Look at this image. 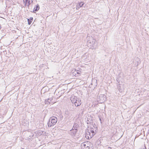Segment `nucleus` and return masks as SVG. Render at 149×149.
Masks as SVG:
<instances>
[{
	"label": "nucleus",
	"instance_id": "nucleus-1",
	"mask_svg": "<svg viewBox=\"0 0 149 149\" xmlns=\"http://www.w3.org/2000/svg\"><path fill=\"white\" fill-rule=\"evenodd\" d=\"M87 131H86L85 134L86 138L87 139H89L95 134L96 130H97V127L96 125H90L88 126Z\"/></svg>",
	"mask_w": 149,
	"mask_h": 149
},
{
	"label": "nucleus",
	"instance_id": "nucleus-2",
	"mask_svg": "<svg viewBox=\"0 0 149 149\" xmlns=\"http://www.w3.org/2000/svg\"><path fill=\"white\" fill-rule=\"evenodd\" d=\"M81 146L82 149H93L92 144L89 141H86L82 143Z\"/></svg>",
	"mask_w": 149,
	"mask_h": 149
},
{
	"label": "nucleus",
	"instance_id": "nucleus-3",
	"mask_svg": "<svg viewBox=\"0 0 149 149\" xmlns=\"http://www.w3.org/2000/svg\"><path fill=\"white\" fill-rule=\"evenodd\" d=\"M57 121V119L56 117L53 116L51 117L48 122V125L49 127H51L52 126H54L56 123Z\"/></svg>",
	"mask_w": 149,
	"mask_h": 149
},
{
	"label": "nucleus",
	"instance_id": "nucleus-4",
	"mask_svg": "<svg viewBox=\"0 0 149 149\" xmlns=\"http://www.w3.org/2000/svg\"><path fill=\"white\" fill-rule=\"evenodd\" d=\"M106 100V96L104 95H100L97 98V100L100 103L104 102Z\"/></svg>",
	"mask_w": 149,
	"mask_h": 149
},
{
	"label": "nucleus",
	"instance_id": "nucleus-5",
	"mask_svg": "<svg viewBox=\"0 0 149 149\" xmlns=\"http://www.w3.org/2000/svg\"><path fill=\"white\" fill-rule=\"evenodd\" d=\"M23 3L25 6H27L29 10H31L29 5L33 2L32 0H23Z\"/></svg>",
	"mask_w": 149,
	"mask_h": 149
},
{
	"label": "nucleus",
	"instance_id": "nucleus-6",
	"mask_svg": "<svg viewBox=\"0 0 149 149\" xmlns=\"http://www.w3.org/2000/svg\"><path fill=\"white\" fill-rule=\"evenodd\" d=\"M77 131V129H73V128L69 131V134L72 136L75 135Z\"/></svg>",
	"mask_w": 149,
	"mask_h": 149
},
{
	"label": "nucleus",
	"instance_id": "nucleus-7",
	"mask_svg": "<svg viewBox=\"0 0 149 149\" xmlns=\"http://www.w3.org/2000/svg\"><path fill=\"white\" fill-rule=\"evenodd\" d=\"M40 130H38V135H44L45 133V129H39Z\"/></svg>",
	"mask_w": 149,
	"mask_h": 149
},
{
	"label": "nucleus",
	"instance_id": "nucleus-8",
	"mask_svg": "<svg viewBox=\"0 0 149 149\" xmlns=\"http://www.w3.org/2000/svg\"><path fill=\"white\" fill-rule=\"evenodd\" d=\"M52 99L51 98H48L47 99L45 100V104H53V102H52Z\"/></svg>",
	"mask_w": 149,
	"mask_h": 149
},
{
	"label": "nucleus",
	"instance_id": "nucleus-9",
	"mask_svg": "<svg viewBox=\"0 0 149 149\" xmlns=\"http://www.w3.org/2000/svg\"><path fill=\"white\" fill-rule=\"evenodd\" d=\"M74 104L76 107H78L80 106L81 104V102L80 99L78 98L77 100V101L75 102L74 103Z\"/></svg>",
	"mask_w": 149,
	"mask_h": 149
},
{
	"label": "nucleus",
	"instance_id": "nucleus-10",
	"mask_svg": "<svg viewBox=\"0 0 149 149\" xmlns=\"http://www.w3.org/2000/svg\"><path fill=\"white\" fill-rule=\"evenodd\" d=\"M78 98L77 97L74 96H72L70 97V100L73 103L74 102H75L77 101V100Z\"/></svg>",
	"mask_w": 149,
	"mask_h": 149
},
{
	"label": "nucleus",
	"instance_id": "nucleus-11",
	"mask_svg": "<svg viewBox=\"0 0 149 149\" xmlns=\"http://www.w3.org/2000/svg\"><path fill=\"white\" fill-rule=\"evenodd\" d=\"M86 122L87 123V124H90V125H91V124L93 123V121L92 118H87L86 119Z\"/></svg>",
	"mask_w": 149,
	"mask_h": 149
},
{
	"label": "nucleus",
	"instance_id": "nucleus-12",
	"mask_svg": "<svg viewBox=\"0 0 149 149\" xmlns=\"http://www.w3.org/2000/svg\"><path fill=\"white\" fill-rule=\"evenodd\" d=\"M84 4V3L83 2L79 3V4L77 5V9L79 8L80 7H82Z\"/></svg>",
	"mask_w": 149,
	"mask_h": 149
},
{
	"label": "nucleus",
	"instance_id": "nucleus-13",
	"mask_svg": "<svg viewBox=\"0 0 149 149\" xmlns=\"http://www.w3.org/2000/svg\"><path fill=\"white\" fill-rule=\"evenodd\" d=\"M40 123L39 125V129H44L43 128L44 126L43 122L41 121L39 122Z\"/></svg>",
	"mask_w": 149,
	"mask_h": 149
},
{
	"label": "nucleus",
	"instance_id": "nucleus-14",
	"mask_svg": "<svg viewBox=\"0 0 149 149\" xmlns=\"http://www.w3.org/2000/svg\"><path fill=\"white\" fill-rule=\"evenodd\" d=\"M37 10V4L34 7V8H33V10H29V11L31 12H33L34 13H35L36 12V10Z\"/></svg>",
	"mask_w": 149,
	"mask_h": 149
},
{
	"label": "nucleus",
	"instance_id": "nucleus-15",
	"mask_svg": "<svg viewBox=\"0 0 149 149\" xmlns=\"http://www.w3.org/2000/svg\"><path fill=\"white\" fill-rule=\"evenodd\" d=\"M78 127V125L77 124L75 123L74 125L72 128L73 129H77Z\"/></svg>",
	"mask_w": 149,
	"mask_h": 149
},
{
	"label": "nucleus",
	"instance_id": "nucleus-16",
	"mask_svg": "<svg viewBox=\"0 0 149 149\" xmlns=\"http://www.w3.org/2000/svg\"><path fill=\"white\" fill-rule=\"evenodd\" d=\"M27 20L28 22V24L29 25H30L31 24L32 21L31 20H30L29 19H28Z\"/></svg>",
	"mask_w": 149,
	"mask_h": 149
},
{
	"label": "nucleus",
	"instance_id": "nucleus-17",
	"mask_svg": "<svg viewBox=\"0 0 149 149\" xmlns=\"http://www.w3.org/2000/svg\"><path fill=\"white\" fill-rule=\"evenodd\" d=\"M30 20H31L32 21L33 20V18L32 17H31Z\"/></svg>",
	"mask_w": 149,
	"mask_h": 149
},
{
	"label": "nucleus",
	"instance_id": "nucleus-18",
	"mask_svg": "<svg viewBox=\"0 0 149 149\" xmlns=\"http://www.w3.org/2000/svg\"><path fill=\"white\" fill-rule=\"evenodd\" d=\"M108 149H111V147H108Z\"/></svg>",
	"mask_w": 149,
	"mask_h": 149
},
{
	"label": "nucleus",
	"instance_id": "nucleus-19",
	"mask_svg": "<svg viewBox=\"0 0 149 149\" xmlns=\"http://www.w3.org/2000/svg\"><path fill=\"white\" fill-rule=\"evenodd\" d=\"M38 10L39 9V8H40L39 6L38 5Z\"/></svg>",
	"mask_w": 149,
	"mask_h": 149
},
{
	"label": "nucleus",
	"instance_id": "nucleus-20",
	"mask_svg": "<svg viewBox=\"0 0 149 149\" xmlns=\"http://www.w3.org/2000/svg\"><path fill=\"white\" fill-rule=\"evenodd\" d=\"M1 25L0 24V29H1Z\"/></svg>",
	"mask_w": 149,
	"mask_h": 149
},
{
	"label": "nucleus",
	"instance_id": "nucleus-21",
	"mask_svg": "<svg viewBox=\"0 0 149 149\" xmlns=\"http://www.w3.org/2000/svg\"><path fill=\"white\" fill-rule=\"evenodd\" d=\"M148 134H149V130H148Z\"/></svg>",
	"mask_w": 149,
	"mask_h": 149
},
{
	"label": "nucleus",
	"instance_id": "nucleus-22",
	"mask_svg": "<svg viewBox=\"0 0 149 149\" xmlns=\"http://www.w3.org/2000/svg\"><path fill=\"white\" fill-rule=\"evenodd\" d=\"M119 91H120V90L119 89Z\"/></svg>",
	"mask_w": 149,
	"mask_h": 149
},
{
	"label": "nucleus",
	"instance_id": "nucleus-23",
	"mask_svg": "<svg viewBox=\"0 0 149 149\" xmlns=\"http://www.w3.org/2000/svg\"><path fill=\"white\" fill-rule=\"evenodd\" d=\"M22 149H24L23 148H22Z\"/></svg>",
	"mask_w": 149,
	"mask_h": 149
}]
</instances>
